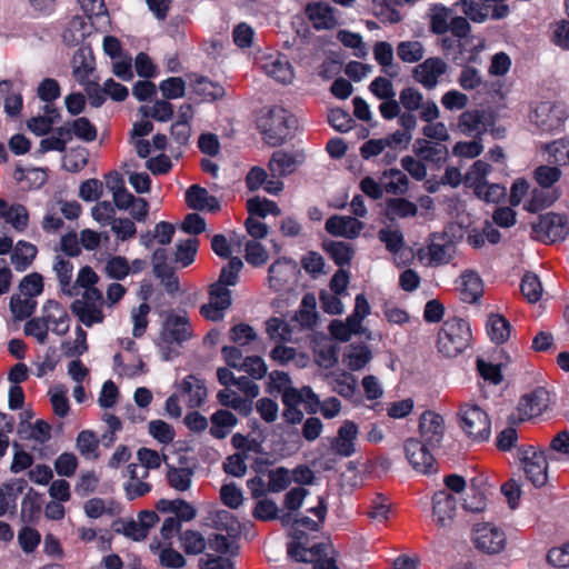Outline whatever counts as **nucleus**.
<instances>
[{
    "label": "nucleus",
    "instance_id": "27",
    "mask_svg": "<svg viewBox=\"0 0 569 569\" xmlns=\"http://www.w3.org/2000/svg\"><path fill=\"white\" fill-rule=\"evenodd\" d=\"M253 496H259L266 490L278 492L284 488V468H278L268 473L260 472L248 481Z\"/></svg>",
    "mask_w": 569,
    "mask_h": 569
},
{
    "label": "nucleus",
    "instance_id": "61",
    "mask_svg": "<svg viewBox=\"0 0 569 569\" xmlns=\"http://www.w3.org/2000/svg\"><path fill=\"white\" fill-rule=\"evenodd\" d=\"M198 251V240L194 238H188L177 243V250L174 252V261L181 267L190 266L196 258Z\"/></svg>",
    "mask_w": 569,
    "mask_h": 569
},
{
    "label": "nucleus",
    "instance_id": "34",
    "mask_svg": "<svg viewBox=\"0 0 569 569\" xmlns=\"http://www.w3.org/2000/svg\"><path fill=\"white\" fill-rule=\"evenodd\" d=\"M92 27L94 26L91 24V21L88 22L84 17H73L63 31V41L68 46H78L90 34Z\"/></svg>",
    "mask_w": 569,
    "mask_h": 569
},
{
    "label": "nucleus",
    "instance_id": "28",
    "mask_svg": "<svg viewBox=\"0 0 569 569\" xmlns=\"http://www.w3.org/2000/svg\"><path fill=\"white\" fill-rule=\"evenodd\" d=\"M181 398L190 408L201 406L207 398V388L203 381L192 375L187 376L180 383Z\"/></svg>",
    "mask_w": 569,
    "mask_h": 569
},
{
    "label": "nucleus",
    "instance_id": "41",
    "mask_svg": "<svg viewBox=\"0 0 569 569\" xmlns=\"http://www.w3.org/2000/svg\"><path fill=\"white\" fill-rule=\"evenodd\" d=\"M53 271L60 283L61 291L64 295L73 297L79 293L76 291V286H72L71 282L73 274V266L68 259L57 257L53 262Z\"/></svg>",
    "mask_w": 569,
    "mask_h": 569
},
{
    "label": "nucleus",
    "instance_id": "53",
    "mask_svg": "<svg viewBox=\"0 0 569 569\" xmlns=\"http://www.w3.org/2000/svg\"><path fill=\"white\" fill-rule=\"evenodd\" d=\"M383 178L388 179L385 183L387 193L400 196L409 190V178L399 169H390L383 172Z\"/></svg>",
    "mask_w": 569,
    "mask_h": 569
},
{
    "label": "nucleus",
    "instance_id": "1",
    "mask_svg": "<svg viewBox=\"0 0 569 569\" xmlns=\"http://www.w3.org/2000/svg\"><path fill=\"white\" fill-rule=\"evenodd\" d=\"M288 382L289 379L287 378V383ZM298 407H303L310 415L317 413L320 410L326 419L337 417L341 410V403L335 397L320 402L318 396L310 387L297 389L287 385V422H301L303 412L298 409Z\"/></svg>",
    "mask_w": 569,
    "mask_h": 569
},
{
    "label": "nucleus",
    "instance_id": "42",
    "mask_svg": "<svg viewBox=\"0 0 569 569\" xmlns=\"http://www.w3.org/2000/svg\"><path fill=\"white\" fill-rule=\"evenodd\" d=\"M238 422L237 417L228 410H218L211 416L210 433L217 439L226 438Z\"/></svg>",
    "mask_w": 569,
    "mask_h": 569
},
{
    "label": "nucleus",
    "instance_id": "14",
    "mask_svg": "<svg viewBox=\"0 0 569 569\" xmlns=\"http://www.w3.org/2000/svg\"><path fill=\"white\" fill-rule=\"evenodd\" d=\"M230 306L231 290L212 283L209 290V301L201 307V315L208 320H221Z\"/></svg>",
    "mask_w": 569,
    "mask_h": 569
},
{
    "label": "nucleus",
    "instance_id": "12",
    "mask_svg": "<svg viewBox=\"0 0 569 569\" xmlns=\"http://www.w3.org/2000/svg\"><path fill=\"white\" fill-rule=\"evenodd\" d=\"M447 71L448 64L441 58L431 57L413 68L412 79L426 90H433Z\"/></svg>",
    "mask_w": 569,
    "mask_h": 569
},
{
    "label": "nucleus",
    "instance_id": "9",
    "mask_svg": "<svg viewBox=\"0 0 569 569\" xmlns=\"http://www.w3.org/2000/svg\"><path fill=\"white\" fill-rule=\"evenodd\" d=\"M309 512L317 517V520L307 516L291 518L287 512V525L290 523L289 535L295 540H303L308 532L318 531L327 515V505L323 497H318L317 505L308 509Z\"/></svg>",
    "mask_w": 569,
    "mask_h": 569
},
{
    "label": "nucleus",
    "instance_id": "4",
    "mask_svg": "<svg viewBox=\"0 0 569 569\" xmlns=\"http://www.w3.org/2000/svg\"><path fill=\"white\" fill-rule=\"evenodd\" d=\"M460 427L473 441L488 440L491 433V422L487 412L475 403H465L459 410Z\"/></svg>",
    "mask_w": 569,
    "mask_h": 569
},
{
    "label": "nucleus",
    "instance_id": "44",
    "mask_svg": "<svg viewBox=\"0 0 569 569\" xmlns=\"http://www.w3.org/2000/svg\"><path fill=\"white\" fill-rule=\"evenodd\" d=\"M37 252L38 250L34 244L20 240L13 248L11 263L14 266L16 270L24 271L32 263Z\"/></svg>",
    "mask_w": 569,
    "mask_h": 569
},
{
    "label": "nucleus",
    "instance_id": "8",
    "mask_svg": "<svg viewBox=\"0 0 569 569\" xmlns=\"http://www.w3.org/2000/svg\"><path fill=\"white\" fill-rule=\"evenodd\" d=\"M399 103L406 111H419V118L425 122H431L440 117L437 103L431 99H425L422 92L415 87H405L400 90Z\"/></svg>",
    "mask_w": 569,
    "mask_h": 569
},
{
    "label": "nucleus",
    "instance_id": "23",
    "mask_svg": "<svg viewBox=\"0 0 569 569\" xmlns=\"http://www.w3.org/2000/svg\"><path fill=\"white\" fill-rule=\"evenodd\" d=\"M0 219L9 224L18 233L24 232L30 222L29 210L21 203H9L0 199Z\"/></svg>",
    "mask_w": 569,
    "mask_h": 569
},
{
    "label": "nucleus",
    "instance_id": "48",
    "mask_svg": "<svg viewBox=\"0 0 569 569\" xmlns=\"http://www.w3.org/2000/svg\"><path fill=\"white\" fill-rule=\"evenodd\" d=\"M548 154V162L558 167L569 166V139L556 140L541 147Z\"/></svg>",
    "mask_w": 569,
    "mask_h": 569
},
{
    "label": "nucleus",
    "instance_id": "30",
    "mask_svg": "<svg viewBox=\"0 0 569 569\" xmlns=\"http://www.w3.org/2000/svg\"><path fill=\"white\" fill-rule=\"evenodd\" d=\"M373 58L381 67V71L393 78L398 76L399 66L395 62L393 48L387 41H377L372 48Z\"/></svg>",
    "mask_w": 569,
    "mask_h": 569
},
{
    "label": "nucleus",
    "instance_id": "64",
    "mask_svg": "<svg viewBox=\"0 0 569 569\" xmlns=\"http://www.w3.org/2000/svg\"><path fill=\"white\" fill-rule=\"evenodd\" d=\"M361 329L356 322H350L349 317L346 321L332 320L329 325L331 336L342 342L350 340L352 335L360 333Z\"/></svg>",
    "mask_w": 569,
    "mask_h": 569
},
{
    "label": "nucleus",
    "instance_id": "6",
    "mask_svg": "<svg viewBox=\"0 0 569 569\" xmlns=\"http://www.w3.org/2000/svg\"><path fill=\"white\" fill-rule=\"evenodd\" d=\"M471 539L476 549L486 555H498L507 546L506 532L491 522L475 525Z\"/></svg>",
    "mask_w": 569,
    "mask_h": 569
},
{
    "label": "nucleus",
    "instance_id": "37",
    "mask_svg": "<svg viewBox=\"0 0 569 569\" xmlns=\"http://www.w3.org/2000/svg\"><path fill=\"white\" fill-rule=\"evenodd\" d=\"M26 481L11 479L0 487V517L16 507L17 497L24 489Z\"/></svg>",
    "mask_w": 569,
    "mask_h": 569
},
{
    "label": "nucleus",
    "instance_id": "38",
    "mask_svg": "<svg viewBox=\"0 0 569 569\" xmlns=\"http://www.w3.org/2000/svg\"><path fill=\"white\" fill-rule=\"evenodd\" d=\"M18 433L23 440H32L37 445H43L51 438V427L43 420H37L34 423L22 422L19 426Z\"/></svg>",
    "mask_w": 569,
    "mask_h": 569
},
{
    "label": "nucleus",
    "instance_id": "47",
    "mask_svg": "<svg viewBox=\"0 0 569 569\" xmlns=\"http://www.w3.org/2000/svg\"><path fill=\"white\" fill-rule=\"evenodd\" d=\"M371 360V351L363 345H350L343 353V362L351 370L362 369Z\"/></svg>",
    "mask_w": 569,
    "mask_h": 569
},
{
    "label": "nucleus",
    "instance_id": "32",
    "mask_svg": "<svg viewBox=\"0 0 569 569\" xmlns=\"http://www.w3.org/2000/svg\"><path fill=\"white\" fill-rule=\"evenodd\" d=\"M561 196L559 189L535 188L531 190L525 209L529 212H538L552 206Z\"/></svg>",
    "mask_w": 569,
    "mask_h": 569
},
{
    "label": "nucleus",
    "instance_id": "62",
    "mask_svg": "<svg viewBox=\"0 0 569 569\" xmlns=\"http://www.w3.org/2000/svg\"><path fill=\"white\" fill-rule=\"evenodd\" d=\"M61 348L67 357L82 356L88 350L87 332L81 327H76L74 339L63 341Z\"/></svg>",
    "mask_w": 569,
    "mask_h": 569
},
{
    "label": "nucleus",
    "instance_id": "21",
    "mask_svg": "<svg viewBox=\"0 0 569 569\" xmlns=\"http://www.w3.org/2000/svg\"><path fill=\"white\" fill-rule=\"evenodd\" d=\"M358 432V426L353 421L346 420L331 441V450L343 458L352 456L356 452Z\"/></svg>",
    "mask_w": 569,
    "mask_h": 569
},
{
    "label": "nucleus",
    "instance_id": "51",
    "mask_svg": "<svg viewBox=\"0 0 569 569\" xmlns=\"http://www.w3.org/2000/svg\"><path fill=\"white\" fill-rule=\"evenodd\" d=\"M487 331L493 342L503 343L510 336V323L502 316L490 315L487 321Z\"/></svg>",
    "mask_w": 569,
    "mask_h": 569
},
{
    "label": "nucleus",
    "instance_id": "35",
    "mask_svg": "<svg viewBox=\"0 0 569 569\" xmlns=\"http://www.w3.org/2000/svg\"><path fill=\"white\" fill-rule=\"evenodd\" d=\"M257 63L261 71L270 79L282 82L284 79V63L280 52H267L261 54Z\"/></svg>",
    "mask_w": 569,
    "mask_h": 569
},
{
    "label": "nucleus",
    "instance_id": "26",
    "mask_svg": "<svg viewBox=\"0 0 569 569\" xmlns=\"http://www.w3.org/2000/svg\"><path fill=\"white\" fill-rule=\"evenodd\" d=\"M413 152L417 158L425 163L440 167L448 159V148L438 142H431L427 139H418L413 144Z\"/></svg>",
    "mask_w": 569,
    "mask_h": 569
},
{
    "label": "nucleus",
    "instance_id": "10",
    "mask_svg": "<svg viewBox=\"0 0 569 569\" xmlns=\"http://www.w3.org/2000/svg\"><path fill=\"white\" fill-rule=\"evenodd\" d=\"M532 230L539 240L546 242L563 240L569 233L568 219L562 214L548 212L539 217L538 222L532 224Z\"/></svg>",
    "mask_w": 569,
    "mask_h": 569
},
{
    "label": "nucleus",
    "instance_id": "54",
    "mask_svg": "<svg viewBox=\"0 0 569 569\" xmlns=\"http://www.w3.org/2000/svg\"><path fill=\"white\" fill-rule=\"evenodd\" d=\"M150 550L159 555V561L163 567L178 569L186 565L184 557L171 547L161 548L159 542H152Z\"/></svg>",
    "mask_w": 569,
    "mask_h": 569
},
{
    "label": "nucleus",
    "instance_id": "17",
    "mask_svg": "<svg viewBox=\"0 0 569 569\" xmlns=\"http://www.w3.org/2000/svg\"><path fill=\"white\" fill-rule=\"evenodd\" d=\"M432 520L440 528L450 527L455 520L457 502L446 490H440L432 498Z\"/></svg>",
    "mask_w": 569,
    "mask_h": 569
},
{
    "label": "nucleus",
    "instance_id": "49",
    "mask_svg": "<svg viewBox=\"0 0 569 569\" xmlns=\"http://www.w3.org/2000/svg\"><path fill=\"white\" fill-rule=\"evenodd\" d=\"M397 56L405 63H417L425 57V46L418 40L401 41L397 46Z\"/></svg>",
    "mask_w": 569,
    "mask_h": 569
},
{
    "label": "nucleus",
    "instance_id": "7",
    "mask_svg": "<svg viewBox=\"0 0 569 569\" xmlns=\"http://www.w3.org/2000/svg\"><path fill=\"white\" fill-rule=\"evenodd\" d=\"M257 128L266 143L272 147L281 144L284 131V109L282 107L262 109L257 119Z\"/></svg>",
    "mask_w": 569,
    "mask_h": 569
},
{
    "label": "nucleus",
    "instance_id": "52",
    "mask_svg": "<svg viewBox=\"0 0 569 569\" xmlns=\"http://www.w3.org/2000/svg\"><path fill=\"white\" fill-rule=\"evenodd\" d=\"M430 30L435 34H443L449 30L451 10L441 4H435L429 10Z\"/></svg>",
    "mask_w": 569,
    "mask_h": 569
},
{
    "label": "nucleus",
    "instance_id": "39",
    "mask_svg": "<svg viewBox=\"0 0 569 569\" xmlns=\"http://www.w3.org/2000/svg\"><path fill=\"white\" fill-rule=\"evenodd\" d=\"M460 279L463 300L477 301L483 292V282L480 276L475 270L468 269L461 273Z\"/></svg>",
    "mask_w": 569,
    "mask_h": 569
},
{
    "label": "nucleus",
    "instance_id": "20",
    "mask_svg": "<svg viewBox=\"0 0 569 569\" xmlns=\"http://www.w3.org/2000/svg\"><path fill=\"white\" fill-rule=\"evenodd\" d=\"M522 468L535 487H542L548 480V463L542 451H528L522 458Z\"/></svg>",
    "mask_w": 569,
    "mask_h": 569
},
{
    "label": "nucleus",
    "instance_id": "43",
    "mask_svg": "<svg viewBox=\"0 0 569 569\" xmlns=\"http://www.w3.org/2000/svg\"><path fill=\"white\" fill-rule=\"evenodd\" d=\"M188 206L196 210L208 209L213 211L219 204L214 197L209 196L208 191L199 186H191L186 192Z\"/></svg>",
    "mask_w": 569,
    "mask_h": 569
},
{
    "label": "nucleus",
    "instance_id": "22",
    "mask_svg": "<svg viewBox=\"0 0 569 569\" xmlns=\"http://www.w3.org/2000/svg\"><path fill=\"white\" fill-rule=\"evenodd\" d=\"M363 222L351 216H332L326 221V230L333 237L357 238L363 230Z\"/></svg>",
    "mask_w": 569,
    "mask_h": 569
},
{
    "label": "nucleus",
    "instance_id": "25",
    "mask_svg": "<svg viewBox=\"0 0 569 569\" xmlns=\"http://www.w3.org/2000/svg\"><path fill=\"white\" fill-rule=\"evenodd\" d=\"M306 14L317 30L333 29L338 24L336 9L321 1L307 4Z\"/></svg>",
    "mask_w": 569,
    "mask_h": 569
},
{
    "label": "nucleus",
    "instance_id": "50",
    "mask_svg": "<svg viewBox=\"0 0 569 569\" xmlns=\"http://www.w3.org/2000/svg\"><path fill=\"white\" fill-rule=\"evenodd\" d=\"M180 547L188 555H199L204 551L207 547V540L204 536L197 531L188 529L179 536Z\"/></svg>",
    "mask_w": 569,
    "mask_h": 569
},
{
    "label": "nucleus",
    "instance_id": "46",
    "mask_svg": "<svg viewBox=\"0 0 569 569\" xmlns=\"http://www.w3.org/2000/svg\"><path fill=\"white\" fill-rule=\"evenodd\" d=\"M84 512L89 518L97 519L104 515L116 516L120 506L112 499L92 498L84 503Z\"/></svg>",
    "mask_w": 569,
    "mask_h": 569
},
{
    "label": "nucleus",
    "instance_id": "60",
    "mask_svg": "<svg viewBox=\"0 0 569 569\" xmlns=\"http://www.w3.org/2000/svg\"><path fill=\"white\" fill-rule=\"evenodd\" d=\"M139 113L144 118H153L158 121H169L173 114L172 104L166 100H157L152 106H142Z\"/></svg>",
    "mask_w": 569,
    "mask_h": 569
},
{
    "label": "nucleus",
    "instance_id": "3",
    "mask_svg": "<svg viewBox=\"0 0 569 569\" xmlns=\"http://www.w3.org/2000/svg\"><path fill=\"white\" fill-rule=\"evenodd\" d=\"M471 341V330L467 321L460 318L443 322L438 335V349L446 357L452 358L466 350Z\"/></svg>",
    "mask_w": 569,
    "mask_h": 569
},
{
    "label": "nucleus",
    "instance_id": "16",
    "mask_svg": "<svg viewBox=\"0 0 569 569\" xmlns=\"http://www.w3.org/2000/svg\"><path fill=\"white\" fill-rule=\"evenodd\" d=\"M419 432L422 443L430 448L438 447L445 435L443 418L433 411L423 412L419 422Z\"/></svg>",
    "mask_w": 569,
    "mask_h": 569
},
{
    "label": "nucleus",
    "instance_id": "24",
    "mask_svg": "<svg viewBox=\"0 0 569 569\" xmlns=\"http://www.w3.org/2000/svg\"><path fill=\"white\" fill-rule=\"evenodd\" d=\"M124 476L128 477V480L124 482L123 489L129 500L142 497L151 490V486L143 481L149 476L146 468L131 463L127 467Z\"/></svg>",
    "mask_w": 569,
    "mask_h": 569
},
{
    "label": "nucleus",
    "instance_id": "19",
    "mask_svg": "<svg viewBox=\"0 0 569 569\" xmlns=\"http://www.w3.org/2000/svg\"><path fill=\"white\" fill-rule=\"evenodd\" d=\"M42 317L49 329L57 336L62 337L70 329L71 318L58 301L48 300L42 307Z\"/></svg>",
    "mask_w": 569,
    "mask_h": 569
},
{
    "label": "nucleus",
    "instance_id": "55",
    "mask_svg": "<svg viewBox=\"0 0 569 569\" xmlns=\"http://www.w3.org/2000/svg\"><path fill=\"white\" fill-rule=\"evenodd\" d=\"M193 471L188 467H169L168 482L177 491H187L192 483Z\"/></svg>",
    "mask_w": 569,
    "mask_h": 569
},
{
    "label": "nucleus",
    "instance_id": "13",
    "mask_svg": "<svg viewBox=\"0 0 569 569\" xmlns=\"http://www.w3.org/2000/svg\"><path fill=\"white\" fill-rule=\"evenodd\" d=\"M549 395L547 390L538 388L521 397L517 407V415H511L509 419L516 422L517 420L525 421L538 417L547 409Z\"/></svg>",
    "mask_w": 569,
    "mask_h": 569
},
{
    "label": "nucleus",
    "instance_id": "33",
    "mask_svg": "<svg viewBox=\"0 0 569 569\" xmlns=\"http://www.w3.org/2000/svg\"><path fill=\"white\" fill-rule=\"evenodd\" d=\"M78 3L96 29L104 30L109 26L110 21L103 0H78Z\"/></svg>",
    "mask_w": 569,
    "mask_h": 569
},
{
    "label": "nucleus",
    "instance_id": "29",
    "mask_svg": "<svg viewBox=\"0 0 569 569\" xmlns=\"http://www.w3.org/2000/svg\"><path fill=\"white\" fill-rule=\"evenodd\" d=\"M57 132L66 134L71 141L74 136L79 140L91 142L97 138L96 127L87 118H77L71 122H67L63 126L57 128Z\"/></svg>",
    "mask_w": 569,
    "mask_h": 569
},
{
    "label": "nucleus",
    "instance_id": "59",
    "mask_svg": "<svg viewBox=\"0 0 569 569\" xmlns=\"http://www.w3.org/2000/svg\"><path fill=\"white\" fill-rule=\"evenodd\" d=\"M242 268V260L238 257H232L228 264L221 269L219 279L214 283L224 288L236 286L239 281V273Z\"/></svg>",
    "mask_w": 569,
    "mask_h": 569
},
{
    "label": "nucleus",
    "instance_id": "57",
    "mask_svg": "<svg viewBox=\"0 0 569 569\" xmlns=\"http://www.w3.org/2000/svg\"><path fill=\"white\" fill-rule=\"evenodd\" d=\"M325 250L341 267L349 264L355 253L352 246L342 241H330L325 244Z\"/></svg>",
    "mask_w": 569,
    "mask_h": 569
},
{
    "label": "nucleus",
    "instance_id": "40",
    "mask_svg": "<svg viewBox=\"0 0 569 569\" xmlns=\"http://www.w3.org/2000/svg\"><path fill=\"white\" fill-rule=\"evenodd\" d=\"M93 58L84 49H80L73 57V77L82 86L92 83Z\"/></svg>",
    "mask_w": 569,
    "mask_h": 569
},
{
    "label": "nucleus",
    "instance_id": "36",
    "mask_svg": "<svg viewBox=\"0 0 569 569\" xmlns=\"http://www.w3.org/2000/svg\"><path fill=\"white\" fill-rule=\"evenodd\" d=\"M383 212L389 220L393 221L396 219L415 217L418 212V207L406 198H389L386 200Z\"/></svg>",
    "mask_w": 569,
    "mask_h": 569
},
{
    "label": "nucleus",
    "instance_id": "56",
    "mask_svg": "<svg viewBox=\"0 0 569 569\" xmlns=\"http://www.w3.org/2000/svg\"><path fill=\"white\" fill-rule=\"evenodd\" d=\"M247 209L251 217L267 218L280 214V208L271 200L254 197L247 201Z\"/></svg>",
    "mask_w": 569,
    "mask_h": 569
},
{
    "label": "nucleus",
    "instance_id": "45",
    "mask_svg": "<svg viewBox=\"0 0 569 569\" xmlns=\"http://www.w3.org/2000/svg\"><path fill=\"white\" fill-rule=\"evenodd\" d=\"M269 170L272 179H277V181H267L264 189L269 193H278L282 190L281 179L284 177V151L278 150L272 154Z\"/></svg>",
    "mask_w": 569,
    "mask_h": 569
},
{
    "label": "nucleus",
    "instance_id": "18",
    "mask_svg": "<svg viewBox=\"0 0 569 569\" xmlns=\"http://www.w3.org/2000/svg\"><path fill=\"white\" fill-rule=\"evenodd\" d=\"M490 124L491 118L485 110L470 109L459 116L457 128L466 136L478 138L488 130Z\"/></svg>",
    "mask_w": 569,
    "mask_h": 569
},
{
    "label": "nucleus",
    "instance_id": "11",
    "mask_svg": "<svg viewBox=\"0 0 569 569\" xmlns=\"http://www.w3.org/2000/svg\"><path fill=\"white\" fill-rule=\"evenodd\" d=\"M563 107L553 101L539 102L530 114L531 121L542 131H553L560 128L566 120Z\"/></svg>",
    "mask_w": 569,
    "mask_h": 569
},
{
    "label": "nucleus",
    "instance_id": "58",
    "mask_svg": "<svg viewBox=\"0 0 569 569\" xmlns=\"http://www.w3.org/2000/svg\"><path fill=\"white\" fill-rule=\"evenodd\" d=\"M520 290L529 303H536L542 296V284L533 272H527L521 279Z\"/></svg>",
    "mask_w": 569,
    "mask_h": 569
},
{
    "label": "nucleus",
    "instance_id": "5",
    "mask_svg": "<svg viewBox=\"0 0 569 569\" xmlns=\"http://www.w3.org/2000/svg\"><path fill=\"white\" fill-rule=\"evenodd\" d=\"M103 297L99 289L83 291L81 298L71 303V310L86 327L102 323L104 313L102 310Z\"/></svg>",
    "mask_w": 569,
    "mask_h": 569
},
{
    "label": "nucleus",
    "instance_id": "63",
    "mask_svg": "<svg viewBox=\"0 0 569 569\" xmlns=\"http://www.w3.org/2000/svg\"><path fill=\"white\" fill-rule=\"evenodd\" d=\"M561 170L558 166L541 164L533 171V179L539 187L553 189L552 186L561 178Z\"/></svg>",
    "mask_w": 569,
    "mask_h": 569
},
{
    "label": "nucleus",
    "instance_id": "31",
    "mask_svg": "<svg viewBox=\"0 0 569 569\" xmlns=\"http://www.w3.org/2000/svg\"><path fill=\"white\" fill-rule=\"evenodd\" d=\"M316 307V296L311 292L306 293L301 300L299 310L292 318V321L297 322L302 329L312 330L318 322V312Z\"/></svg>",
    "mask_w": 569,
    "mask_h": 569
},
{
    "label": "nucleus",
    "instance_id": "15",
    "mask_svg": "<svg viewBox=\"0 0 569 569\" xmlns=\"http://www.w3.org/2000/svg\"><path fill=\"white\" fill-rule=\"evenodd\" d=\"M429 446L417 439H408L405 443V451L408 461L412 468L421 473H431L436 471L435 458L429 450Z\"/></svg>",
    "mask_w": 569,
    "mask_h": 569
},
{
    "label": "nucleus",
    "instance_id": "2",
    "mask_svg": "<svg viewBox=\"0 0 569 569\" xmlns=\"http://www.w3.org/2000/svg\"><path fill=\"white\" fill-rule=\"evenodd\" d=\"M189 319L186 312L169 313L162 325L157 347L162 360L169 361L178 355V347L190 338Z\"/></svg>",
    "mask_w": 569,
    "mask_h": 569
}]
</instances>
